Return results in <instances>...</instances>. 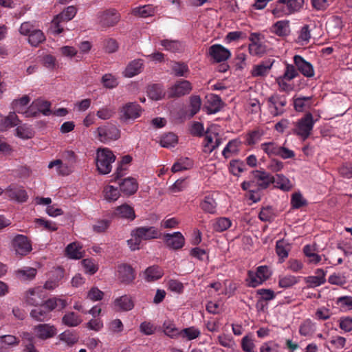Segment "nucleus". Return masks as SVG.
Masks as SVG:
<instances>
[{"label": "nucleus", "instance_id": "obj_15", "mask_svg": "<svg viewBox=\"0 0 352 352\" xmlns=\"http://www.w3.org/2000/svg\"><path fill=\"white\" fill-rule=\"evenodd\" d=\"M34 338L40 340H47L57 333L56 328L50 324H40L32 329Z\"/></svg>", "mask_w": 352, "mask_h": 352}, {"label": "nucleus", "instance_id": "obj_1", "mask_svg": "<svg viewBox=\"0 0 352 352\" xmlns=\"http://www.w3.org/2000/svg\"><path fill=\"white\" fill-rule=\"evenodd\" d=\"M160 235V230L154 226H141L131 231V238L126 242L130 250L135 251L140 249L142 241L158 239Z\"/></svg>", "mask_w": 352, "mask_h": 352}, {"label": "nucleus", "instance_id": "obj_9", "mask_svg": "<svg viewBox=\"0 0 352 352\" xmlns=\"http://www.w3.org/2000/svg\"><path fill=\"white\" fill-rule=\"evenodd\" d=\"M271 275L272 270L269 267L266 265L259 266L255 272H248V285L250 287H256L267 280Z\"/></svg>", "mask_w": 352, "mask_h": 352}, {"label": "nucleus", "instance_id": "obj_54", "mask_svg": "<svg viewBox=\"0 0 352 352\" xmlns=\"http://www.w3.org/2000/svg\"><path fill=\"white\" fill-rule=\"evenodd\" d=\"M81 265L86 274L92 275L98 270V265L95 261L91 258H85L81 261Z\"/></svg>", "mask_w": 352, "mask_h": 352}, {"label": "nucleus", "instance_id": "obj_62", "mask_svg": "<svg viewBox=\"0 0 352 352\" xmlns=\"http://www.w3.org/2000/svg\"><path fill=\"white\" fill-rule=\"evenodd\" d=\"M260 352H282L280 346L274 341H269L263 343Z\"/></svg>", "mask_w": 352, "mask_h": 352}, {"label": "nucleus", "instance_id": "obj_52", "mask_svg": "<svg viewBox=\"0 0 352 352\" xmlns=\"http://www.w3.org/2000/svg\"><path fill=\"white\" fill-rule=\"evenodd\" d=\"M261 148L269 157L278 156L280 146L274 142H268L261 144Z\"/></svg>", "mask_w": 352, "mask_h": 352}, {"label": "nucleus", "instance_id": "obj_10", "mask_svg": "<svg viewBox=\"0 0 352 352\" xmlns=\"http://www.w3.org/2000/svg\"><path fill=\"white\" fill-rule=\"evenodd\" d=\"M220 126L218 124H211L206 133L204 142V150L206 153H211L220 143Z\"/></svg>", "mask_w": 352, "mask_h": 352}, {"label": "nucleus", "instance_id": "obj_32", "mask_svg": "<svg viewBox=\"0 0 352 352\" xmlns=\"http://www.w3.org/2000/svg\"><path fill=\"white\" fill-rule=\"evenodd\" d=\"M205 109L208 114L215 113L220 109V99L217 95L210 94L206 96Z\"/></svg>", "mask_w": 352, "mask_h": 352}, {"label": "nucleus", "instance_id": "obj_16", "mask_svg": "<svg viewBox=\"0 0 352 352\" xmlns=\"http://www.w3.org/2000/svg\"><path fill=\"white\" fill-rule=\"evenodd\" d=\"M192 90V85L188 80H179L173 85L168 90L169 98L180 97L188 94Z\"/></svg>", "mask_w": 352, "mask_h": 352}, {"label": "nucleus", "instance_id": "obj_38", "mask_svg": "<svg viewBox=\"0 0 352 352\" xmlns=\"http://www.w3.org/2000/svg\"><path fill=\"white\" fill-rule=\"evenodd\" d=\"M36 269L34 267H25L15 271V275L21 281L31 280L36 276Z\"/></svg>", "mask_w": 352, "mask_h": 352}, {"label": "nucleus", "instance_id": "obj_18", "mask_svg": "<svg viewBox=\"0 0 352 352\" xmlns=\"http://www.w3.org/2000/svg\"><path fill=\"white\" fill-rule=\"evenodd\" d=\"M268 102L270 113L276 116L283 113L287 100L285 96L274 95L269 98Z\"/></svg>", "mask_w": 352, "mask_h": 352}, {"label": "nucleus", "instance_id": "obj_36", "mask_svg": "<svg viewBox=\"0 0 352 352\" xmlns=\"http://www.w3.org/2000/svg\"><path fill=\"white\" fill-rule=\"evenodd\" d=\"M48 168L50 169L55 168L56 173L62 175H68L73 171V168L70 166L63 164L60 160H55L50 162L48 164Z\"/></svg>", "mask_w": 352, "mask_h": 352}, {"label": "nucleus", "instance_id": "obj_46", "mask_svg": "<svg viewBox=\"0 0 352 352\" xmlns=\"http://www.w3.org/2000/svg\"><path fill=\"white\" fill-rule=\"evenodd\" d=\"M67 302L65 300L57 298H50L46 300L43 304V307L50 312L57 307H60V309H63L66 307Z\"/></svg>", "mask_w": 352, "mask_h": 352}, {"label": "nucleus", "instance_id": "obj_7", "mask_svg": "<svg viewBox=\"0 0 352 352\" xmlns=\"http://www.w3.org/2000/svg\"><path fill=\"white\" fill-rule=\"evenodd\" d=\"M314 126L313 116L311 113H308L295 123L294 133L305 140L311 134Z\"/></svg>", "mask_w": 352, "mask_h": 352}, {"label": "nucleus", "instance_id": "obj_4", "mask_svg": "<svg viewBox=\"0 0 352 352\" xmlns=\"http://www.w3.org/2000/svg\"><path fill=\"white\" fill-rule=\"evenodd\" d=\"M305 0H278L272 13L275 17L280 18L300 11Z\"/></svg>", "mask_w": 352, "mask_h": 352}, {"label": "nucleus", "instance_id": "obj_20", "mask_svg": "<svg viewBox=\"0 0 352 352\" xmlns=\"http://www.w3.org/2000/svg\"><path fill=\"white\" fill-rule=\"evenodd\" d=\"M20 120L15 112L10 111L7 116L0 113V132H5L17 126Z\"/></svg>", "mask_w": 352, "mask_h": 352}, {"label": "nucleus", "instance_id": "obj_64", "mask_svg": "<svg viewBox=\"0 0 352 352\" xmlns=\"http://www.w3.org/2000/svg\"><path fill=\"white\" fill-rule=\"evenodd\" d=\"M331 315V311L324 306L318 307L315 312V318L318 320H328Z\"/></svg>", "mask_w": 352, "mask_h": 352}, {"label": "nucleus", "instance_id": "obj_50", "mask_svg": "<svg viewBox=\"0 0 352 352\" xmlns=\"http://www.w3.org/2000/svg\"><path fill=\"white\" fill-rule=\"evenodd\" d=\"M300 277L294 275L287 274L279 277L278 285L281 288H288L297 284L299 282Z\"/></svg>", "mask_w": 352, "mask_h": 352}, {"label": "nucleus", "instance_id": "obj_48", "mask_svg": "<svg viewBox=\"0 0 352 352\" xmlns=\"http://www.w3.org/2000/svg\"><path fill=\"white\" fill-rule=\"evenodd\" d=\"M336 305L342 311H347L352 309V296H343L338 297L335 300Z\"/></svg>", "mask_w": 352, "mask_h": 352}, {"label": "nucleus", "instance_id": "obj_21", "mask_svg": "<svg viewBox=\"0 0 352 352\" xmlns=\"http://www.w3.org/2000/svg\"><path fill=\"white\" fill-rule=\"evenodd\" d=\"M294 62L298 71L305 76L310 78L314 76V69L312 65L306 61L302 56L296 55Z\"/></svg>", "mask_w": 352, "mask_h": 352}, {"label": "nucleus", "instance_id": "obj_51", "mask_svg": "<svg viewBox=\"0 0 352 352\" xmlns=\"http://www.w3.org/2000/svg\"><path fill=\"white\" fill-rule=\"evenodd\" d=\"M240 146V142L237 140L230 141L226 146L223 148L222 154L225 157L228 158L234 154L237 153Z\"/></svg>", "mask_w": 352, "mask_h": 352}, {"label": "nucleus", "instance_id": "obj_59", "mask_svg": "<svg viewBox=\"0 0 352 352\" xmlns=\"http://www.w3.org/2000/svg\"><path fill=\"white\" fill-rule=\"evenodd\" d=\"M49 311L43 307V305L41 307H37L32 310L30 315L36 320L43 321L48 318Z\"/></svg>", "mask_w": 352, "mask_h": 352}, {"label": "nucleus", "instance_id": "obj_22", "mask_svg": "<svg viewBox=\"0 0 352 352\" xmlns=\"http://www.w3.org/2000/svg\"><path fill=\"white\" fill-rule=\"evenodd\" d=\"M118 278L123 283L129 284L135 278V274L131 266L122 264L118 267Z\"/></svg>", "mask_w": 352, "mask_h": 352}, {"label": "nucleus", "instance_id": "obj_63", "mask_svg": "<svg viewBox=\"0 0 352 352\" xmlns=\"http://www.w3.org/2000/svg\"><path fill=\"white\" fill-rule=\"evenodd\" d=\"M245 164L243 162L239 160H232L230 162L229 170L230 172L234 175H239L244 170Z\"/></svg>", "mask_w": 352, "mask_h": 352}, {"label": "nucleus", "instance_id": "obj_6", "mask_svg": "<svg viewBox=\"0 0 352 352\" xmlns=\"http://www.w3.org/2000/svg\"><path fill=\"white\" fill-rule=\"evenodd\" d=\"M76 12L77 10L73 6L66 8L62 12L54 17L51 22L50 32L53 34H60L63 31L60 23L72 20L76 14Z\"/></svg>", "mask_w": 352, "mask_h": 352}, {"label": "nucleus", "instance_id": "obj_47", "mask_svg": "<svg viewBox=\"0 0 352 352\" xmlns=\"http://www.w3.org/2000/svg\"><path fill=\"white\" fill-rule=\"evenodd\" d=\"M311 97H298L294 99V106L296 111L301 112L309 109L311 105Z\"/></svg>", "mask_w": 352, "mask_h": 352}, {"label": "nucleus", "instance_id": "obj_24", "mask_svg": "<svg viewBox=\"0 0 352 352\" xmlns=\"http://www.w3.org/2000/svg\"><path fill=\"white\" fill-rule=\"evenodd\" d=\"M5 192L11 200L17 202H25L28 197L27 192L21 187L9 186L6 189Z\"/></svg>", "mask_w": 352, "mask_h": 352}, {"label": "nucleus", "instance_id": "obj_43", "mask_svg": "<svg viewBox=\"0 0 352 352\" xmlns=\"http://www.w3.org/2000/svg\"><path fill=\"white\" fill-rule=\"evenodd\" d=\"M60 341L65 342L68 346H73L79 340V336L77 333L69 330L65 331L58 336Z\"/></svg>", "mask_w": 352, "mask_h": 352}, {"label": "nucleus", "instance_id": "obj_31", "mask_svg": "<svg viewBox=\"0 0 352 352\" xmlns=\"http://www.w3.org/2000/svg\"><path fill=\"white\" fill-rule=\"evenodd\" d=\"M82 248L80 243H71L65 248V255L71 259H80L84 255Z\"/></svg>", "mask_w": 352, "mask_h": 352}, {"label": "nucleus", "instance_id": "obj_19", "mask_svg": "<svg viewBox=\"0 0 352 352\" xmlns=\"http://www.w3.org/2000/svg\"><path fill=\"white\" fill-rule=\"evenodd\" d=\"M112 217L131 221L135 219V213L131 206L128 204H122L114 209Z\"/></svg>", "mask_w": 352, "mask_h": 352}, {"label": "nucleus", "instance_id": "obj_57", "mask_svg": "<svg viewBox=\"0 0 352 352\" xmlns=\"http://www.w3.org/2000/svg\"><path fill=\"white\" fill-rule=\"evenodd\" d=\"M160 44L164 47V50L173 52L182 50V45L177 41L162 40Z\"/></svg>", "mask_w": 352, "mask_h": 352}, {"label": "nucleus", "instance_id": "obj_49", "mask_svg": "<svg viewBox=\"0 0 352 352\" xmlns=\"http://www.w3.org/2000/svg\"><path fill=\"white\" fill-rule=\"evenodd\" d=\"M201 334L199 329L195 327H190L180 330L179 336L186 340H192L198 338Z\"/></svg>", "mask_w": 352, "mask_h": 352}, {"label": "nucleus", "instance_id": "obj_30", "mask_svg": "<svg viewBox=\"0 0 352 352\" xmlns=\"http://www.w3.org/2000/svg\"><path fill=\"white\" fill-rule=\"evenodd\" d=\"M52 273V277L50 278L44 285V288L46 289L53 290L56 288L64 276V270L61 267L56 268Z\"/></svg>", "mask_w": 352, "mask_h": 352}, {"label": "nucleus", "instance_id": "obj_34", "mask_svg": "<svg viewBox=\"0 0 352 352\" xmlns=\"http://www.w3.org/2000/svg\"><path fill=\"white\" fill-rule=\"evenodd\" d=\"M316 331V324L310 319H306L299 326L298 332L303 337H311Z\"/></svg>", "mask_w": 352, "mask_h": 352}, {"label": "nucleus", "instance_id": "obj_37", "mask_svg": "<svg viewBox=\"0 0 352 352\" xmlns=\"http://www.w3.org/2000/svg\"><path fill=\"white\" fill-rule=\"evenodd\" d=\"M271 32L278 36H286L290 33L289 21H279L275 23L271 28Z\"/></svg>", "mask_w": 352, "mask_h": 352}, {"label": "nucleus", "instance_id": "obj_25", "mask_svg": "<svg viewBox=\"0 0 352 352\" xmlns=\"http://www.w3.org/2000/svg\"><path fill=\"white\" fill-rule=\"evenodd\" d=\"M44 297L45 294L43 288L35 287L27 291L25 301L31 305L37 306Z\"/></svg>", "mask_w": 352, "mask_h": 352}, {"label": "nucleus", "instance_id": "obj_41", "mask_svg": "<svg viewBox=\"0 0 352 352\" xmlns=\"http://www.w3.org/2000/svg\"><path fill=\"white\" fill-rule=\"evenodd\" d=\"M102 195L107 201L113 202L118 199L120 194L117 187L112 185H107L103 188Z\"/></svg>", "mask_w": 352, "mask_h": 352}, {"label": "nucleus", "instance_id": "obj_55", "mask_svg": "<svg viewBox=\"0 0 352 352\" xmlns=\"http://www.w3.org/2000/svg\"><path fill=\"white\" fill-rule=\"evenodd\" d=\"M272 67V64L266 65L264 63H261L259 65H255L252 72V76L254 77H259V76H266Z\"/></svg>", "mask_w": 352, "mask_h": 352}, {"label": "nucleus", "instance_id": "obj_12", "mask_svg": "<svg viewBox=\"0 0 352 352\" xmlns=\"http://www.w3.org/2000/svg\"><path fill=\"white\" fill-rule=\"evenodd\" d=\"M98 22L104 27H113L118 23L120 15L114 8H109L97 13Z\"/></svg>", "mask_w": 352, "mask_h": 352}, {"label": "nucleus", "instance_id": "obj_11", "mask_svg": "<svg viewBox=\"0 0 352 352\" xmlns=\"http://www.w3.org/2000/svg\"><path fill=\"white\" fill-rule=\"evenodd\" d=\"M142 112L143 109L136 102H127L120 109V118L124 122L135 120L141 116Z\"/></svg>", "mask_w": 352, "mask_h": 352}, {"label": "nucleus", "instance_id": "obj_28", "mask_svg": "<svg viewBox=\"0 0 352 352\" xmlns=\"http://www.w3.org/2000/svg\"><path fill=\"white\" fill-rule=\"evenodd\" d=\"M119 185L120 190L127 195L134 194L138 189V183L133 177H127L122 179Z\"/></svg>", "mask_w": 352, "mask_h": 352}, {"label": "nucleus", "instance_id": "obj_44", "mask_svg": "<svg viewBox=\"0 0 352 352\" xmlns=\"http://www.w3.org/2000/svg\"><path fill=\"white\" fill-rule=\"evenodd\" d=\"M163 330L164 333L172 338H176L179 336L180 330L175 327L173 321L166 320L163 324Z\"/></svg>", "mask_w": 352, "mask_h": 352}, {"label": "nucleus", "instance_id": "obj_3", "mask_svg": "<svg viewBox=\"0 0 352 352\" xmlns=\"http://www.w3.org/2000/svg\"><path fill=\"white\" fill-rule=\"evenodd\" d=\"M116 160L113 153L108 148H99L96 153V169L101 175H107L112 170V164Z\"/></svg>", "mask_w": 352, "mask_h": 352}, {"label": "nucleus", "instance_id": "obj_26", "mask_svg": "<svg viewBox=\"0 0 352 352\" xmlns=\"http://www.w3.org/2000/svg\"><path fill=\"white\" fill-rule=\"evenodd\" d=\"M218 192H213L206 195L201 202V208L206 212H215L217 207V199L218 198Z\"/></svg>", "mask_w": 352, "mask_h": 352}, {"label": "nucleus", "instance_id": "obj_56", "mask_svg": "<svg viewBox=\"0 0 352 352\" xmlns=\"http://www.w3.org/2000/svg\"><path fill=\"white\" fill-rule=\"evenodd\" d=\"M174 74L177 76L187 77L189 73V69L186 64L181 63H174L171 66Z\"/></svg>", "mask_w": 352, "mask_h": 352}, {"label": "nucleus", "instance_id": "obj_42", "mask_svg": "<svg viewBox=\"0 0 352 352\" xmlns=\"http://www.w3.org/2000/svg\"><path fill=\"white\" fill-rule=\"evenodd\" d=\"M82 322L81 317L74 312H68L62 318V322L68 327H77Z\"/></svg>", "mask_w": 352, "mask_h": 352}, {"label": "nucleus", "instance_id": "obj_14", "mask_svg": "<svg viewBox=\"0 0 352 352\" xmlns=\"http://www.w3.org/2000/svg\"><path fill=\"white\" fill-rule=\"evenodd\" d=\"M12 246L16 254L20 256L27 255L32 250L30 240L22 234H18L12 239Z\"/></svg>", "mask_w": 352, "mask_h": 352}, {"label": "nucleus", "instance_id": "obj_35", "mask_svg": "<svg viewBox=\"0 0 352 352\" xmlns=\"http://www.w3.org/2000/svg\"><path fill=\"white\" fill-rule=\"evenodd\" d=\"M163 275V270L155 265L148 267L144 272V278L147 282L155 281L161 278Z\"/></svg>", "mask_w": 352, "mask_h": 352}, {"label": "nucleus", "instance_id": "obj_8", "mask_svg": "<svg viewBox=\"0 0 352 352\" xmlns=\"http://www.w3.org/2000/svg\"><path fill=\"white\" fill-rule=\"evenodd\" d=\"M96 138L102 143H108L118 140L120 132L113 125H103L98 127L94 131Z\"/></svg>", "mask_w": 352, "mask_h": 352}, {"label": "nucleus", "instance_id": "obj_5", "mask_svg": "<svg viewBox=\"0 0 352 352\" xmlns=\"http://www.w3.org/2000/svg\"><path fill=\"white\" fill-rule=\"evenodd\" d=\"M19 32L28 36V43L34 47L38 46L45 40L43 32L30 22L23 23L20 26Z\"/></svg>", "mask_w": 352, "mask_h": 352}, {"label": "nucleus", "instance_id": "obj_53", "mask_svg": "<svg viewBox=\"0 0 352 352\" xmlns=\"http://www.w3.org/2000/svg\"><path fill=\"white\" fill-rule=\"evenodd\" d=\"M148 96L151 100H159L164 97L165 93L161 86L153 85L148 87Z\"/></svg>", "mask_w": 352, "mask_h": 352}, {"label": "nucleus", "instance_id": "obj_13", "mask_svg": "<svg viewBox=\"0 0 352 352\" xmlns=\"http://www.w3.org/2000/svg\"><path fill=\"white\" fill-rule=\"evenodd\" d=\"M30 102V98L28 96H23L19 98L14 100L11 103L12 112L23 114L26 118L34 117L32 111V104L27 107Z\"/></svg>", "mask_w": 352, "mask_h": 352}, {"label": "nucleus", "instance_id": "obj_40", "mask_svg": "<svg viewBox=\"0 0 352 352\" xmlns=\"http://www.w3.org/2000/svg\"><path fill=\"white\" fill-rule=\"evenodd\" d=\"M32 111L34 113V117L36 116L38 113H41L45 116H49L52 114L50 111V104L47 101L43 100H36L32 102Z\"/></svg>", "mask_w": 352, "mask_h": 352}, {"label": "nucleus", "instance_id": "obj_61", "mask_svg": "<svg viewBox=\"0 0 352 352\" xmlns=\"http://www.w3.org/2000/svg\"><path fill=\"white\" fill-rule=\"evenodd\" d=\"M247 37L245 33L241 31H234L229 32L224 38L226 44H230L232 42L237 41L240 39H244Z\"/></svg>", "mask_w": 352, "mask_h": 352}, {"label": "nucleus", "instance_id": "obj_27", "mask_svg": "<svg viewBox=\"0 0 352 352\" xmlns=\"http://www.w3.org/2000/svg\"><path fill=\"white\" fill-rule=\"evenodd\" d=\"M143 65L144 61L142 60H133L127 65L123 72V75L127 78L133 77L142 72Z\"/></svg>", "mask_w": 352, "mask_h": 352}, {"label": "nucleus", "instance_id": "obj_58", "mask_svg": "<svg viewBox=\"0 0 352 352\" xmlns=\"http://www.w3.org/2000/svg\"><path fill=\"white\" fill-rule=\"evenodd\" d=\"M177 142V137L171 133L164 135L160 140L161 146L166 148L173 147Z\"/></svg>", "mask_w": 352, "mask_h": 352}, {"label": "nucleus", "instance_id": "obj_45", "mask_svg": "<svg viewBox=\"0 0 352 352\" xmlns=\"http://www.w3.org/2000/svg\"><path fill=\"white\" fill-rule=\"evenodd\" d=\"M155 12L154 8L151 5L135 7L133 8L131 13L135 16L140 17H148L152 16Z\"/></svg>", "mask_w": 352, "mask_h": 352}, {"label": "nucleus", "instance_id": "obj_23", "mask_svg": "<svg viewBox=\"0 0 352 352\" xmlns=\"http://www.w3.org/2000/svg\"><path fill=\"white\" fill-rule=\"evenodd\" d=\"M113 306L118 311H127L134 307V301L131 296L123 295L114 300Z\"/></svg>", "mask_w": 352, "mask_h": 352}, {"label": "nucleus", "instance_id": "obj_29", "mask_svg": "<svg viewBox=\"0 0 352 352\" xmlns=\"http://www.w3.org/2000/svg\"><path fill=\"white\" fill-rule=\"evenodd\" d=\"M16 126L14 135L16 138L23 140H27L34 138L35 132L30 125L27 124H19Z\"/></svg>", "mask_w": 352, "mask_h": 352}, {"label": "nucleus", "instance_id": "obj_2", "mask_svg": "<svg viewBox=\"0 0 352 352\" xmlns=\"http://www.w3.org/2000/svg\"><path fill=\"white\" fill-rule=\"evenodd\" d=\"M250 181H245L241 184L243 190L256 186L258 190H265L273 184L274 176L264 170H255L252 171Z\"/></svg>", "mask_w": 352, "mask_h": 352}, {"label": "nucleus", "instance_id": "obj_60", "mask_svg": "<svg viewBox=\"0 0 352 352\" xmlns=\"http://www.w3.org/2000/svg\"><path fill=\"white\" fill-rule=\"evenodd\" d=\"M311 38V30L309 26L307 25H304L300 30L298 36V42L302 45L309 43Z\"/></svg>", "mask_w": 352, "mask_h": 352}, {"label": "nucleus", "instance_id": "obj_33", "mask_svg": "<svg viewBox=\"0 0 352 352\" xmlns=\"http://www.w3.org/2000/svg\"><path fill=\"white\" fill-rule=\"evenodd\" d=\"M273 184H274L275 188L285 192L289 191L293 187L289 179L283 174H276L274 176Z\"/></svg>", "mask_w": 352, "mask_h": 352}, {"label": "nucleus", "instance_id": "obj_39", "mask_svg": "<svg viewBox=\"0 0 352 352\" xmlns=\"http://www.w3.org/2000/svg\"><path fill=\"white\" fill-rule=\"evenodd\" d=\"M291 247L289 243L284 240H278L276 244V252L282 263L288 257Z\"/></svg>", "mask_w": 352, "mask_h": 352}, {"label": "nucleus", "instance_id": "obj_17", "mask_svg": "<svg viewBox=\"0 0 352 352\" xmlns=\"http://www.w3.org/2000/svg\"><path fill=\"white\" fill-rule=\"evenodd\" d=\"M164 241L166 245L172 250H178L184 247L185 239L180 232L164 235Z\"/></svg>", "mask_w": 352, "mask_h": 352}]
</instances>
